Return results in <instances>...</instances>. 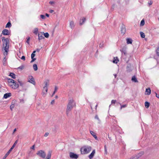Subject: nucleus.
<instances>
[{
    "instance_id": "obj_1",
    "label": "nucleus",
    "mask_w": 159,
    "mask_h": 159,
    "mask_svg": "<svg viewBox=\"0 0 159 159\" xmlns=\"http://www.w3.org/2000/svg\"><path fill=\"white\" fill-rule=\"evenodd\" d=\"M2 40L3 43L2 50L3 52V55L6 56L9 51V40L8 38H5L4 37L2 38Z\"/></svg>"
},
{
    "instance_id": "obj_2",
    "label": "nucleus",
    "mask_w": 159,
    "mask_h": 159,
    "mask_svg": "<svg viewBox=\"0 0 159 159\" xmlns=\"http://www.w3.org/2000/svg\"><path fill=\"white\" fill-rule=\"evenodd\" d=\"M76 107V103L73 98L69 99L66 109V114L68 116L74 107Z\"/></svg>"
},
{
    "instance_id": "obj_3",
    "label": "nucleus",
    "mask_w": 159,
    "mask_h": 159,
    "mask_svg": "<svg viewBox=\"0 0 159 159\" xmlns=\"http://www.w3.org/2000/svg\"><path fill=\"white\" fill-rule=\"evenodd\" d=\"M8 85L12 88L16 89L19 87V84L13 80L9 79L8 80Z\"/></svg>"
},
{
    "instance_id": "obj_4",
    "label": "nucleus",
    "mask_w": 159,
    "mask_h": 159,
    "mask_svg": "<svg viewBox=\"0 0 159 159\" xmlns=\"http://www.w3.org/2000/svg\"><path fill=\"white\" fill-rule=\"evenodd\" d=\"M92 148L89 146H84L80 148V151L82 154H86L89 153L91 151Z\"/></svg>"
},
{
    "instance_id": "obj_5",
    "label": "nucleus",
    "mask_w": 159,
    "mask_h": 159,
    "mask_svg": "<svg viewBox=\"0 0 159 159\" xmlns=\"http://www.w3.org/2000/svg\"><path fill=\"white\" fill-rule=\"evenodd\" d=\"M36 154L43 158H45L46 157V154L45 152L42 150L38 151Z\"/></svg>"
},
{
    "instance_id": "obj_6",
    "label": "nucleus",
    "mask_w": 159,
    "mask_h": 159,
    "mask_svg": "<svg viewBox=\"0 0 159 159\" xmlns=\"http://www.w3.org/2000/svg\"><path fill=\"white\" fill-rule=\"evenodd\" d=\"M17 143V141H16L15 143H14L13 145L10 148V149L7 152L6 154L3 157V159H5L6 157H7V156L9 155L11 152L12 151V149H13L14 147H15L16 144Z\"/></svg>"
},
{
    "instance_id": "obj_7",
    "label": "nucleus",
    "mask_w": 159,
    "mask_h": 159,
    "mask_svg": "<svg viewBox=\"0 0 159 159\" xmlns=\"http://www.w3.org/2000/svg\"><path fill=\"white\" fill-rule=\"evenodd\" d=\"M70 157L72 159H76L78 157V155L72 152H70L69 154Z\"/></svg>"
},
{
    "instance_id": "obj_8",
    "label": "nucleus",
    "mask_w": 159,
    "mask_h": 159,
    "mask_svg": "<svg viewBox=\"0 0 159 159\" xmlns=\"http://www.w3.org/2000/svg\"><path fill=\"white\" fill-rule=\"evenodd\" d=\"M48 90V88L43 87V89L42 94L43 96H46Z\"/></svg>"
},
{
    "instance_id": "obj_9",
    "label": "nucleus",
    "mask_w": 159,
    "mask_h": 159,
    "mask_svg": "<svg viewBox=\"0 0 159 159\" xmlns=\"http://www.w3.org/2000/svg\"><path fill=\"white\" fill-rule=\"evenodd\" d=\"M38 39L39 41L44 39V37H43V32H39L38 34Z\"/></svg>"
},
{
    "instance_id": "obj_10",
    "label": "nucleus",
    "mask_w": 159,
    "mask_h": 159,
    "mask_svg": "<svg viewBox=\"0 0 159 159\" xmlns=\"http://www.w3.org/2000/svg\"><path fill=\"white\" fill-rule=\"evenodd\" d=\"M28 82L30 83L33 84H35V82L34 80V79L32 76H30L29 77Z\"/></svg>"
},
{
    "instance_id": "obj_11",
    "label": "nucleus",
    "mask_w": 159,
    "mask_h": 159,
    "mask_svg": "<svg viewBox=\"0 0 159 159\" xmlns=\"http://www.w3.org/2000/svg\"><path fill=\"white\" fill-rule=\"evenodd\" d=\"M10 32L7 29H4L2 31V34L4 35H9Z\"/></svg>"
},
{
    "instance_id": "obj_12",
    "label": "nucleus",
    "mask_w": 159,
    "mask_h": 159,
    "mask_svg": "<svg viewBox=\"0 0 159 159\" xmlns=\"http://www.w3.org/2000/svg\"><path fill=\"white\" fill-rule=\"evenodd\" d=\"M126 31V29L125 27V26L123 25L121 29V32L122 34L123 35L125 33Z\"/></svg>"
},
{
    "instance_id": "obj_13",
    "label": "nucleus",
    "mask_w": 159,
    "mask_h": 159,
    "mask_svg": "<svg viewBox=\"0 0 159 159\" xmlns=\"http://www.w3.org/2000/svg\"><path fill=\"white\" fill-rule=\"evenodd\" d=\"M70 26L71 29H73L75 26L74 22L73 21H70Z\"/></svg>"
},
{
    "instance_id": "obj_14",
    "label": "nucleus",
    "mask_w": 159,
    "mask_h": 159,
    "mask_svg": "<svg viewBox=\"0 0 159 159\" xmlns=\"http://www.w3.org/2000/svg\"><path fill=\"white\" fill-rule=\"evenodd\" d=\"M52 153V152L51 151H49L48 152L47 157L45 159H51Z\"/></svg>"
},
{
    "instance_id": "obj_15",
    "label": "nucleus",
    "mask_w": 159,
    "mask_h": 159,
    "mask_svg": "<svg viewBox=\"0 0 159 159\" xmlns=\"http://www.w3.org/2000/svg\"><path fill=\"white\" fill-rule=\"evenodd\" d=\"M91 135L94 137L96 140H98V138L95 132L92 131H90Z\"/></svg>"
},
{
    "instance_id": "obj_16",
    "label": "nucleus",
    "mask_w": 159,
    "mask_h": 159,
    "mask_svg": "<svg viewBox=\"0 0 159 159\" xmlns=\"http://www.w3.org/2000/svg\"><path fill=\"white\" fill-rule=\"evenodd\" d=\"M95 152V150H93L91 153L89 155V158L90 159H92L94 156Z\"/></svg>"
},
{
    "instance_id": "obj_17",
    "label": "nucleus",
    "mask_w": 159,
    "mask_h": 159,
    "mask_svg": "<svg viewBox=\"0 0 159 159\" xmlns=\"http://www.w3.org/2000/svg\"><path fill=\"white\" fill-rule=\"evenodd\" d=\"M85 18L84 17H83L82 19H80V25H82L84 24L85 21Z\"/></svg>"
},
{
    "instance_id": "obj_18",
    "label": "nucleus",
    "mask_w": 159,
    "mask_h": 159,
    "mask_svg": "<svg viewBox=\"0 0 159 159\" xmlns=\"http://www.w3.org/2000/svg\"><path fill=\"white\" fill-rule=\"evenodd\" d=\"M11 96V93H6L4 94V98H7L8 97H10Z\"/></svg>"
},
{
    "instance_id": "obj_19",
    "label": "nucleus",
    "mask_w": 159,
    "mask_h": 159,
    "mask_svg": "<svg viewBox=\"0 0 159 159\" xmlns=\"http://www.w3.org/2000/svg\"><path fill=\"white\" fill-rule=\"evenodd\" d=\"M151 92V90L150 88L146 89L145 91V94L149 95L150 94Z\"/></svg>"
},
{
    "instance_id": "obj_20",
    "label": "nucleus",
    "mask_w": 159,
    "mask_h": 159,
    "mask_svg": "<svg viewBox=\"0 0 159 159\" xmlns=\"http://www.w3.org/2000/svg\"><path fill=\"white\" fill-rule=\"evenodd\" d=\"M49 80H47L45 81L44 82V83L45 84V85L43 87L48 88V86L49 85Z\"/></svg>"
},
{
    "instance_id": "obj_21",
    "label": "nucleus",
    "mask_w": 159,
    "mask_h": 159,
    "mask_svg": "<svg viewBox=\"0 0 159 159\" xmlns=\"http://www.w3.org/2000/svg\"><path fill=\"white\" fill-rule=\"evenodd\" d=\"M35 56V54L34 53H32L31 55V58L32 59V61H31V62L34 61L35 60L36 58H34V57Z\"/></svg>"
},
{
    "instance_id": "obj_22",
    "label": "nucleus",
    "mask_w": 159,
    "mask_h": 159,
    "mask_svg": "<svg viewBox=\"0 0 159 159\" xmlns=\"http://www.w3.org/2000/svg\"><path fill=\"white\" fill-rule=\"evenodd\" d=\"M144 154V152H140L139 153H138L137 155L136 156V157L137 159L139 158V157H141L142 155Z\"/></svg>"
},
{
    "instance_id": "obj_23",
    "label": "nucleus",
    "mask_w": 159,
    "mask_h": 159,
    "mask_svg": "<svg viewBox=\"0 0 159 159\" xmlns=\"http://www.w3.org/2000/svg\"><path fill=\"white\" fill-rule=\"evenodd\" d=\"M131 80L132 81L134 82H138V81L137 79L136 78L135 76H134L132 77Z\"/></svg>"
},
{
    "instance_id": "obj_24",
    "label": "nucleus",
    "mask_w": 159,
    "mask_h": 159,
    "mask_svg": "<svg viewBox=\"0 0 159 159\" xmlns=\"http://www.w3.org/2000/svg\"><path fill=\"white\" fill-rule=\"evenodd\" d=\"M127 43L128 44H131L132 43V40L129 38H128L126 39Z\"/></svg>"
},
{
    "instance_id": "obj_25",
    "label": "nucleus",
    "mask_w": 159,
    "mask_h": 159,
    "mask_svg": "<svg viewBox=\"0 0 159 159\" xmlns=\"http://www.w3.org/2000/svg\"><path fill=\"white\" fill-rule=\"evenodd\" d=\"M38 30L37 28H35L33 31L34 33L35 34L37 35L38 34Z\"/></svg>"
},
{
    "instance_id": "obj_26",
    "label": "nucleus",
    "mask_w": 159,
    "mask_h": 159,
    "mask_svg": "<svg viewBox=\"0 0 159 159\" xmlns=\"http://www.w3.org/2000/svg\"><path fill=\"white\" fill-rule=\"evenodd\" d=\"M9 75L12 78L15 79L16 78V75L13 73H11Z\"/></svg>"
},
{
    "instance_id": "obj_27",
    "label": "nucleus",
    "mask_w": 159,
    "mask_h": 159,
    "mask_svg": "<svg viewBox=\"0 0 159 159\" xmlns=\"http://www.w3.org/2000/svg\"><path fill=\"white\" fill-rule=\"evenodd\" d=\"M11 25L10 22H8L6 26V28H10L11 27Z\"/></svg>"
},
{
    "instance_id": "obj_28",
    "label": "nucleus",
    "mask_w": 159,
    "mask_h": 159,
    "mask_svg": "<svg viewBox=\"0 0 159 159\" xmlns=\"http://www.w3.org/2000/svg\"><path fill=\"white\" fill-rule=\"evenodd\" d=\"M145 107L148 108L149 107V102H145Z\"/></svg>"
},
{
    "instance_id": "obj_29",
    "label": "nucleus",
    "mask_w": 159,
    "mask_h": 159,
    "mask_svg": "<svg viewBox=\"0 0 159 159\" xmlns=\"http://www.w3.org/2000/svg\"><path fill=\"white\" fill-rule=\"evenodd\" d=\"M7 59L6 58V56H5L4 57L3 59V64L4 65H6V61H7Z\"/></svg>"
},
{
    "instance_id": "obj_30",
    "label": "nucleus",
    "mask_w": 159,
    "mask_h": 159,
    "mask_svg": "<svg viewBox=\"0 0 159 159\" xmlns=\"http://www.w3.org/2000/svg\"><path fill=\"white\" fill-rule=\"evenodd\" d=\"M114 60L113 61V62L116 64L117 63V62L119 61V60L117 59V58L116 57V59L114 57Z\"/></svg>"
},
{
    "instance_id": "obj_31",
    "label": "nucleus",
    "mask_w": 159,
    "mask_h": 159,
    "mask_svg": "<svg viewBox=\"0 0 159 159\" xmlns=\"http://www.w3.org/2000/svg\"><path fill=\"white\" fill-rule=\"evenodd\" d=\"M33 67L34 70L35 71H36L38 69V67L37 65L36 64H34L33 65Z\"/></svg>"
},
{
    "instance_id": "obj_32",
    "label": "nucleus",
    "mask_w": 159,
    "mask_h": 159,
    "mask_svg": "<svg viewBox=\"0 0 159 159\" xmlns=\"http://www.w3.org/2000/svg\"><path fill=\"white\" fill-rule=\"evenodd\" d=\"M43 36H44L45 37L48 38L49 37V34L47 32L45 33H43Z\"/></svg>"
},
{
    "instance_id": "obj_33",
    "label": "nucleus",
    "mask_w": 159,
    "mask_h": 159,
    "mask_svg": "<svg viewBox=\"0 0 159 159\" xmlns=\"http://www.w3.org/2000/svg\"><path fill=\"white\" fill-rule=\"evenodd\" d=\"M140 34L141 37L142 38H144L145 37V34H144V33H143L142 32H140Z\"/></svg>"
},
{
    "instance_id": "obj_34",
    "label": "nucleus",
    "mask_w": 159,
    "mask_h": 159,
    "mask_svg": "<svg viewBox=\"0 0 159 159\" xmlns=\"http://www.w3.org/2000/svg\"><path fill=\"white\" fill-rule=\"evenodd\" d=\"M145 24V21L144 20H142L140 23V25L141 26H143Z\"/></svg>"
},
{
    "instance_id": "obj_35",
    "label": "nucleus",
    "mask_w": 159,
    "mask_h": 159,
    "mask_svg": "<svg viewBox=\"0 0 159 159\" xmlns=\"http://www.w3.org/2000/svg\"><path fill=\"white\" fill-rule=\"evenodd\" d=\"M24 67V66L23 65H21L20 66H19L17 68L18 69H20L21 70H23Z\"/></svg>"
},
{
    "instance_id": "obj_36",
    "label": "nucleus",
    "mask_w": 159,
    "mask_h": 159,
    "mask_svg": "<svg viewBox=\"0 0 159 159\" xmlns=\"http://www.w3.org/2000/svg\"><path fill=\"white\" fill-rule=\"evenodd\" d=\"M30 38L29 37H28L27 38V41L26 43H28L29 44H30Z\"/></svg>"
},
{
    "instance_id": "obj_37",
    "label": "nucleus",
    "mask_w": 159,
    "mask_h": 159,
    "mask_svg": "<svg viewBox=\"0 0 159 159\" xmlns=\"http://www.w3.org/2000/svg\"><path fill=\"white\" fill-rule=\"evenodd\" d=\"M127 106V105L125 104L121 106L120 109H121L122 108L126 107Z\"/></svg>"
},
{
    "instance_id": "obj_38",
    "label": "nucleus",
    "mask_w": 159,
    "mask_h": 159,
    "mask_svg": "<svg viewBox=\"0 0 159 159\" xmlns=\"http://www.w3.org/2000/svg\"><path fill=\"white\" fill-rule=\"evenodd\" d=\"M116 102V100H112L111 101V104H115Z\"/></svg>"
},
{
    "instance_id": "obj_39",
    "label": "nucleus",
    "mask_w": 159,
    "mask_h": 159,
    "mask_svg": "<svg viewBox=\"0 0 159 159\" xmlns=\"http://www.w3.org/2000/svg\"><path fill=\"white\" fill-rule=\"evenodd\" d=\"M157 56L159 57V47L157 48Z\"/></svg>"
},
{
    "instance_id": "obj_40",
    "label": "nucleus",
    "mask_w": 159,
    "mask_h": 159,
    "mask_svg": "<svg viewBox=\"0 0 159 159\" xmlns=\"http://www.w3.org/2000/svg\"><path fill=\"white\" fill-rule=\"evenodd\" d=\"M14 105L13 104L11 105L10 106V108L11 110H12L14 107Z\"/></svg>"
},
{
    "instance_id": "obj_41",
    "label": "nucleus",
    "mask_w": 159,
    "mask_h": 159,
    "mask_svg": "<svg viewBox=\"0 0 159 159\" xmlns=\"http://www.w3.org/2000/svg\"><path fill=\"white\" fill-rule=\"evenodd\" d=\"M40 17L41 18L43 19H45V17L44 15H40Z\"/></svg>"
},
{
    "instance_id": "obj_42",
    "label": "nucleus",
    "mask_w": 159,
    "mask_h": 159,
    "mask_svg": "<svg viewBox=\"0 0 159 159\" xmlns=\"http://www.w3.org/2000/svg\"><path fill=\"white\" fill-rule=\"evenodd\" d=\"M129 159H137L136 156H133L130 158Z\"/></svg>"
},
{
    "instance_id": "obj_43",
    "label": "nucleus",
    "mask_w": 159,
    "mask_h": 159,
    "mask_svg": "<svg viewBox=\"0 0 159 159\" xmlns=\"http://www.w3.org/2000/svg\"><path fill=\"white\" fill-rule=\"evenodd\" d=\"M21 59L24 60V61H25V56H23L22 57H21Z\"/></svg>"
},
{
    "instance_id": "obj_44",
    "label": "nucleus",
    "mask_w": 159,
    "mask_h": 159,
    "mask_svg": "<svg viewBox=\"0 0 159 159\" xmlns=\"http://www.w3.org/2000/svg\"><path fill=\"white\" fill-rule=\"evenodd\" d=\"M95 118L97 119L99 121H100L99 119L98 118V115H96L95 116Z\"/></svg>"
},
{
    "instance_id": "obj_45",
    "label": "nucleus",
    "mask_w": 159,
    "mask_h": 159,
    "mask_svg": "<svg viewBox=\"0 0 159 159\" xmlns=\"http://www.w3.org/2000/svg\"><path fill=\"white\" fill-rule=\"evenodd\" d=\"M58 89V88L57 86H55V87L54 91V92H56Z\"/></svg>"
},
{
    "instance_id": "obj_46",
    "label": "nucleus",
    "mask_w": 159,
    "mask_h": 159,
    "mask_svg": "<svg viewBox=\"0 0 159 159\" xmlns=\"http://www.w3.org/2000/svg\"><path fill=\"white\" fill-rule=\"evenodd\" d=\"M48 134L49 133H46L44 135V136L45 137H47L48 135Z\"/></svg>"
},
{
    "instance_id": "obj_47",
    "label": "nucleus",
    "mask_w": 159,
    "mask_h": 159,
    "mask_svg": "<svg viewBox=\"0 0 159 159\" xmlns=\"http://www.w3.org/2000/svg\"><path fill=\"white\" fill-rule=\"evenodd\" d=\"M18 82L20 84V85L22 86L23 84L22 83L21 81H19V80H18Z\"/></svg>"
},
{
    "instance_id": "obj_48",
    "label": "nucleus",
    "mask_w": 159,
    "mask_h": 159,
    "mask_svg": "<svg viewBox=\"0 0 159 159\" xmlns=\"http://www.w3.org/2000/svg\"><path fill=\"white\" fill-rule=\"evenodd\" d=\"M54 102H55V100H53L51 101V103L52 104H53L54 103Z\"/></svg>"
},
{
    "instance_id": "obj_49",
    "label": "nucleus",
    "mask_w": 159,
    "mask_h": 159,
    "mask_svg": "<svg viewBox=\"0 0 159 159\" xmlns=\"http://www.w3.org/2000/svg\"><path fill=\"white\" fill-rule=\"evenodd\" d=\"M49 3L51 4H54V2L53 1H50L49 2Z\"/></svg>"
},
{
    "instance_id": "obj_50",
    "label": "nucleus",
    "mask_w": 159,
    "mask_h": 159,
    "mask_svg": "<svg viewBox=\"0 0 159 159\" xmlns=\"http://www.w3.org/2000/svg\"><path fill=\"white\" fill-rule=\"evenodd\" d=\"M156 96L157 98H159V94H158L156 93Z\"/></svg>"
},
{
    "instance_id": "obj_51",
    "label": "nucleus",
    "mask_w": 159,
    "mask_h": 159,
    "mask_svg": "<svg viewBox=\"0 0 159 159\" xmlns=\"http://www.w3.org/2000/svg\"><path fill=\"white\" fill-rule=\"evenodd\" d=\"M53 11H54L52 9H50L49 10V12L51 13H52L53 12Z\"/></svg>"
},
{
    "instance_id": "obj_52",
    "label": "nucleus",
    "mask_w": 159,
    "mask_h": 159,
    "mask_svg": "<svg viewBox=\"0 0 159 159\" xmlns=\"http://www.w3.org/2000/svg\"><path fill=\"white\" fill-rule=\"evenodd\" d=\"M34 145H33V146H32V147H31V148L33 149H34Z\"/></svg>"
},
{
    "instance_id": "obj_53",
    "label": "nucleus",
    "mask_w": 159,
    "mask_h": 159,
    "mask_svg": "<svg viewBox=\"0 0 159 159\" xmlns=\"http://www.w3.org/2000/svg\"><path fill=\"white\" fill-rule=\"evenodd\" d=\"M46 16L47 17H48L49 16V14H47V13H46Z\"/></svg>"
},
{
    "instance_id": "obj_54",
    "label": "nucleus",
    "mask_w": 159,
    "mask_h": 159,
    "mask_svg": "<svg viewBox=\"0 0 159 159\" xmlns=\"http://www.w3.org/2000/svg\"><path fill=\"white\" fill-rule=\"evenodd\" d=\"M16 131V129H14L13 130V133H14V132H15Z\"/></svg>"
},
{
    "instance_id": "obj_55",
    "label": "nucleus",
    "mask_w": 159,
    "mask_h": 159,
    "mask_svg": "<svg viewBox=\"0 0 159 159\" xmlns=\"http://www.w3.org/2000/svg\"><path fill=\"white\" fill-rule=\"evenodd\" d=\"M56 92H53V93L52 95V96H53L55 94Z\"/></svg>"
},
{
    "instance_id": "obj_56",
    "label": "nucleus",
    "mask_w": 159,
    "mask_h": 159,
    "mask_svg": "<svg viewBox=\"0 0 159 159\" xmlns=\"http://www.w3.org/2000/svg\"><path fill=\"white\" fill-rule=\"evenodd\" d=\"M152 3V2L151 1L149 3V5H151Z\"/></svg>"
},
{
    "instance_id": "obj_57",
    "label": "nucleus",
    "mask_w": 159,
    "mask_h": 159,
    "mask_svg": "<svg viewBox=\"0 0 159 159\" xmlns=\"http://www.w3.org/2000/svg\"><path fill=\"white\" fill-rule=\"evenodd\" d=\"M36 52V51H34V52H33L32 53H35Z\"/></svg>"
},
{
    "instance_id": "obj_58",
    "label": "nucleus",
    "mask_w": 159,
    "mask_h": 159,
    "mask_svg": "<svg viewBox=\"0 0 159 159\" xmlns=\"http://www.w3.org/2000/svg\"><path fill=\"white\" fill-rule=\"evenodd\" d=\"M37 51L38 52H39V49H37Z\"/></svg>"
},
{
    "instance_id": "obj_59",
    "label": "nucleus",
    "mask_w": 159,
    "mask_h": 159,
    "mask_svg": "<svg viewBox=\"0 0 159 159\" xmlns=\"http://www.w3.org/2000/svg\"><path fill=\"white\" fill-rule=\"evenodd\" d=\"M56 98H57V96H56Z\"/></svg>"
}]
</instances>
